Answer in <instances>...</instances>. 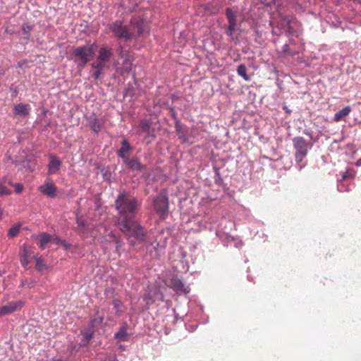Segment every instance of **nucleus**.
<instances>
[{"label":"nucleus","mask_w":361,"mask_h":361,"mask_svg":"<svg viewBox=\"0 0 361 361\" xmlns=\"http://www.w3.org/2000/svg\"><path fill=\"white\" fill-rule=\"evenodd\" d=\"M139 206L137 198L130 197L125 191L121 192L115 200V208L119 214V229L132 246L135 245V242L132 238L139 243H142L146 237L144 228L135 220Z\"/></svg>","instance_id":"1"},{"label":"nucleus","mask_w":361,"mask_h":361,"mask_svg":"<svg viewBox=\"0 0 361 361\" xmlns=\"http://www.w3.org/2000/svg\"><path fill=\"white\" fill-rule=\"evenodd\" d=\"M97 48V44L96 43L73 48L72 59L79 69L84 68L86 64L93 59Z\"/></svg>","instance_id":"2"},{"label":"nucleus","mask_w":361,"mask_h":361,"mask_svg":"<svg viewBox=\"0 0 361 361\" xmlns=\"http://www.w3.org/2000/svg\"><path fill=\"white\" fill-rule=\"evenodd\" d=\"M108 28L118 39H124L126 41L133 39L135 35L130 32L128 25L122 20H116L108 24Z\"/></svg>","instance_id":"3"},{"label":"nucleus","mask_w":361,"mask_h":361,"mask_svg":"<svg viewBox=\"0 0 361 361\" xmlns=\"http://www.w3.org/2000/svg\"><path fill=\"white\" fill-rule=\"evenodd\" d=\"M154 209L156 213L161 217L165 218L169 213V198L166 192L161 191L154 200Z\"/></svg>","instance_id":"4"},{"label":"nucleus","mask_w":361,"mask_h":361,"mask_svg":"<svg viewBox=\"0 0 361 361\" xmlns=\"http://www.w3.org/2000/svg\"><path fill=\"white\" fill-rule=\"evenodd\" d=\"M293 147L295 149V158L297 162H301L307 155L309 145L304 137L298 136L293 139Z\"/></svg>","instance_id":"5"},{"label":"nucleus","mask_w":361,"mask_h":361,"mask_svg":"<svg viewBox=\"0 0 361 361\" xmlns=\"http://www.w3.org/2000/svg\"><path fill=\"white\" fill-rule=\"evenodd\" d=\"M130 25L137 30V35H135L133 39L142 37L145 34L149 33V27L144 22V20L137 17H132L130 20Z\"/></svg>","instance_id":"6"},{"label":"nucleus","mask_w":361,"mask_h":361,"mask_svg":"<svg viewBox=\"0 0 361 361\" xmlns=\"http://www.w3.org/2000/svg\"><path fill=\"white\" fill-rule=\"evenodd\" d=\"M37 190L48 197L54 198L56 197L57 188L50 178H47L44 183L38 187Z\"/></svg>","instance_id":"7"},{"label":"nucleus","mask_w":361,"mask_h":361,"mask_svg":"<svg viewBox=\"0 0 361 361\" xmlns=\"http://www.w3.org/2000/svg\"><path fill=\"white\" fill-rule=\"evenodd\" d=\"M226 16L228 23L226 34L228 36L232 37L233 32L237 27V14L235 12H233L231 8H227L226 9Z\"/></svg>","instance_id":"8"},{"label":"nucleus","mask_w":361,"mask_h":361,"mask_svg":"<svg viewBox=\"0 0 361 361\" xmlns=\"http://www.w3.org/2000/svg\"><path fill=\"white\" fill-rule=\"evenodd\" d=\"M24 305L22 300L11 301L0 308V317L20 310Z\"/></svg>","instance_id":"9"},{"label":"nucleus","mask_w":361,"mask_h":361,"mask_svg":"<svg viewBox=\"0 0 361 361\" xmlns=\"http://www.w3.org/2000/svg\"><path fill=\"white\" fill-rule=\"evenodd\" d=\"M62 161L55 154H50L49 156V163L47 164L48 174L52 175L56 173L61 169Z\"/></svg>","instance_id":"10"},{"label":"nucleus","mask_w":361,"mask_h":361,"mask_svg":"<svg viewBox=\"0 0 361 361\" xmlns=\"http://www.w3.org/2000/svg\"><path fill=\"white\" fill-rule=\"evenodd\" d=\"M113 49L107 45H102L98 50L97 60L108 63L110 61L111 58L113 56Z\"/></svg>","instance_id":"11"},{"label":"nucleus","mask_w":361,"mask_h":361,"mask_svg":"<svg viewBox=\"0 0 361 361\" xmlns=\"http://www.w3.org/2000/svg\"><path fill=\"white\" fill-rule=\"evenodd\" d=\"M168 286L176 293H188L190 291L188 287L185 286L183 282L177 276L172 277Z\"/></svg>","instance_id":"12"},{"label":"nucleus","mask_w":361,"mask_h":361,"mask_svg":"<svg viewBox=\"0 0 361 361\" xmlns=\"http://www.w3.org/2000/svg\"><path fill=\"white\" fill-rule=\"evenodd\" d=\"M124 164L133 171L143 172L146 169V166L142 164L138 157H136L126 159Z\"/></svg>","instance_id":"13"},{"label":"nucleus","mask_w":361,"mask_h":361,"mask_svg":"<svg viewBox=\"0 0 361 361\" xmlns=\"http://www.w3.org/2000/svg\"><path fill=\"white\" fill-rule=\"evenodd\" d=\"M133 149V147L130 146L129 142L127 140L124 139L121 142V147L118 150L117 154L118 157L123 159V163L125 162L126 159H128L126 157V154L129 153Z\"/></svg>","instance_id":"14"},{"label":"nucleus","mask_w":361,"mask_h":361,"mask_svg":"<svg viewBox=\"0 0 361 361\" xmlns=\"http://www.w3.org/2000/svg\"><path fill=\"white\" fill-rule=\"evenodd\" d=\"M128 326L126 324L121 326L118 331L114 334V338L118 342L128 341L130 338V334L128 333Z\"/></svg>","instance_id":"15"},{"label":"nucleus","mask_w":361,"mask_h":361,"mask_svg":"<svg viewBox=\"0 0 361 361\" xmlns=\"http://www.w3.org/2000/svg\"><path fill=\"white\" fill-rule=\"evenodd\" d=\"M38 241H39V247L41 250H44L46 247V245L52 241V235L42 232L40 233L37 237Z\"/></svg>","instance_id":"16"},{"label":"nucleus","mask_w":361,"mask_h":361,"mask_svg":"<svg viewBox=\"0 0 361 361\" xmlns=\"http://www.w3.org/2000/svg\"><path fill=\"white\" fill-rule=\"evenodd\" d=\"M30 106L27 104H18L14 106L15 114L20 116H27L30 114Z\"/></svg>","instance_id":"17"},{"label":"nucleus","mask_w":361,"mask_h":361,"mask_svg":"<svg viewBox=\"0 0 361 361\" xmlns=\"http://www.w3.org/2000/svg\"><path fill=\"white\" fill-rule=\"evenodd\" d=\"M114 309L115 310V314L117 316H121L126 310V307L123 305L122 301L119 299L115 298L112 301Z\"/></svg>","instance_id":"18"},{"label":"nucleus","mask_w":361,"mask_h":361,"mask_svg":"<svg viewBox=\"0 0 361 361\" xmlns=\"http://www.w3.org/2000/svg\"><path fill=\"white\" fill-rule=\"evenodd\" d=\"M351 111V108L350 106H346L343 107L342 109L339 110L334 115V121L338 122L341 121L344 117L348 116Z\"/></svg>","instance_id":"19"},{"label":"nucleus","mask_w":361,"mask_h":361,"mask_svg":"<svg viewBox=\"0 0 361 361\" xmlns=\"http://www.w3.org/2000/svg\"><path fill=\"white\" fill-rule=\"evenodd\" d=\"M90 127L93 132L98 133L101 130L102 123L96 116H94L90 118Z\"/></svg>","instance_id":"20"},{"label":"nucleus","mask_w":361,"mask_h":361,"mask_svg":"<svg viewBox=\"0 0 361 361\" xmlns=\"http://www.w3.org/2000/svg\"><path fill=\"white\" fill-rule=\"evenodd\" d=\"M237 73L245 81L250 80V77L247 74V67L245 64H240L237 68Z\"/></svg>","instance_id":"21"},{"label":"nucleus","mask_w":361,"mask_h":361,"mask_svg":"<svg viewBox=\"0 0 361 361\" xmlns=\"http://www.w3.org/2000/svg\"><path fill=\"white\" fill-rule=\"evenodd\" d=\"M20 263L23 267H27L30 264L29 252L26 248L23 249L20 255Z\"/></svg>","instance_id":"22"},{"label":"nucleus","mask_w":361,"mask_h":361,"mask_svg":"<svg viewBox=\"0 0 361 361\" xmlns=\"http://www.w3.org/2000/svg\"><path fill=\"white\" fill-rule=\"evenodd\" d=\"M150 126V123L147 120L143 119L140 122L138 128L141 133H149Z\"/></svg>","instance_id":"23"},{"label":"nucleus","mask_w":361,"mask_h":361,"mask_svg":"<svg viewBox=\"0 0 361 361\" xmlns=\"http://www.w3.org/2000/svg\"><path fill=\"white\" fill-rule=\"evenodd\" d=\"M52 243L63 246L65 249H68L71 247V245L64 240H61L56 235L52 236Z\"/></svg>","instance_id":"24"},{"label":"nucleus","mask_w":361,"mask_h":361,"mask_svg":"<svg viewBox=\"0 0 361 361\" xmlns=\"http://www.w3.org/2000/svg\"><path fill=\"white\" fill-rule=\"evenodd\" d=\"M20 225L15 224L11 227L8 232V236L9 238H14L17 236L20 232Z\"/></svg>","instance_id":"25"},{"label":"nucleus","mask_w":361,"mask_h":361,"mask_svg":"<svg viewBox=\"0 0 361 361\" xmlns=\"http://www.w3.org/2000/svg\"><path fill=\"white\" fill-rule=\"evenodd\" d=\"M132 70V62L129 58L125 59L123 62L122 71L123 73H129Z\"/></svg>","instance_id":"26"},{"label":"nucleus","mask_w":361,"mask_h":361,"mask_svg":"<svg viewBox=\"0 0 361 361\" xmlns=\"http://www.w3.org/2000/svg\"><path fill=\"white\" fill-rule=\"evenodd\" d=\"M105 63H104L103 61H99L97 60V61L91 63V67H92V68L95 69V70L103 71V69L105 67Z\"/></svg>","instance_id":"27"},{"label":"nucleus","mask_w":361,"mask_h":361,"mask_svg":"<svg viewBox=\"0 0 361 361\" xmlns=\"http://www.w3.org/2000/svg\"><path fill=\"white\" fill-rule=\"evenodd\" d=\"M36 264L35 268L38 271H42L46 268V264L43 262L41 257H35Z\"/></svg>","instance_id":"28"},{"label":"nucleus","mask_w":361,"mask_h":361,"mask_svg":"<svg viewBox=\"0 0 361 361\" xmlns=\"http://www.w3.org/2000/svg\"><path fill=\"white\" fill-rule=\"evenodd\" d=\"M355 176V172L353 169H348L345 171L342 175V178L345 180L347 178H354Z\"/></svg>","instance_id":"29"},{"label":"nucleus","mask_w":361,"mask_h":361,"mask_svg":"<svg viewBox=\"0 0 361 361\" xmlns=\"http://www.w3.org/2000/svg\"><path fill=\"white\" fill-rule=\"evenodd\" d=\"M32 29V26L23 24L22 26V31L23 35H26V37L28 39L30 37V31Z\"/></svg>","instance_id":"30"},{"label":"nucleus","mask_w":361,"mask_h":361,"mask_svg":"<svg viewBox=\"0 0 361 361\" xmlns=\"http://www.w3.org/2000/svg\"><path fill=\"white\" fill-rule=\"evenodd\" d=\"M11 193V190L0 183V196L9 195Z\"/></svg>","instance_id":"31"},{"label":"nucleus","mask_w":361,"mask_h":361,"mask_svg":"<svg viewBox=\"0 0 361 361\" xmlns=\"http://www.w3.org/2000/svg\"><path fill=\"white\" fill-rule=\"evenodd\" d=\"M13 185L15 188V192L18 194L20 193L23 190V185L21 183H16Z\"/></svg>","instance_id":"32"},{"label":"nucleus","mask_w":361,"mask_h":361,"mask_svg":"<svg viewBox=\"0 0 361 361\" xmlns=\"http://www.w3.org/2000/svg\"><path fill=\"white\" fill-rule=\"evenodd\" d=\"M102 73V71H100V70H95L94 73H93V77L94 78L95 80H97L99 78V77L101 76Z\"/></svg>","instance_id":"33"},{"label":"nucleus","mask_w":361,"mask_h":361,"mask_svg":"<svg viewBox=\"0 0 361 361\" xmlns=\"http://www.w3.org/2000/svg\"><path fill=\"white\" fill-rule=\"evenodd\" d=\"M175 128L178 133L181 132V127L179 121L176 122Z\"/></svg>","instance_id":"34"},{"label":"nucleus","mask_w":361,"mask_h":361,"mask_svg":"<svg viewBox=\"0 0 361 361\" xmlns=\"http://www.w3.org/2000/svg\"><path fill=\"white\" fill-rule=\"evenodd\" d=\"M117 52L119 56L123 57V47L121 45H119Z\"/></svg>","instance_id":"35"},{"label":"nucleus","mask_w":361,"mask_h":361,"mask_svg":"<svg viewBox=\"0 0 361 361\" xmlns=\"http://www.w3.org/2000/svg\"><path fill=\"white\" fill-rule=\"evenodd\" d=\"M92 335L93 334L92 333H88V332H86L85 334H84V336L85 338L89 341L92 338Z\"/></svg>","instance_id":"36"},{"label":"nucleus","mask_w":361,"mask_h":361,"mask_svg":"<svg viewBox=\"0 0 361 361\" xmlns=\"http://www.w3.org/2000/svg\"><path fill=\"white\" fill-rule=\"evenodd\" d=\"M283 109L285 110V111L288 114H290V110L286 106H284L283 107Z\"/></svg>","instance_id":"37"},{"label":"nucleus","mask_w":361,"mask_h":361,"mask_svg":"<svg viewBox=\"0 0 361 361\" xmlns=\"http://www.w3.org/2000/svg\"><path fill=\"white\" fill-rule=\"evenodd\" d=\"M304 133H305L306 135H307V136H309V137H312V134H311V133H310L309 132H305Z\"/></svg>","instance_id":"38"},{"label":"nucleus","mask_w":361,"mask_h":361,"mask_svg":"<svg viewBox=\"0 0 361 361\" xmlns=\"http://www.w3.org/2000/svg\"><path fill=\"white\" fill-rule=\"evenodd\" d=\"M359 4H361V0H358Z\"/></svg>","instance_id":"39"}]
</instances>
